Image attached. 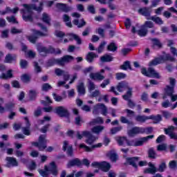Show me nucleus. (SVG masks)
Wrapping results in <instances>:
<instances>
[{
  "label": "nucleus",
  "instance_id": "obj_1",
  "mask_svg": "<svg viewBox=\"0 0 177 177\" xmlns=\"http://www.w3.org/2000/svg\"><path fill=\"white\" fill-rule=\"evenodd\" d=\"M25 9L21 10V13L22 15V19L24 21L32 23L34 21V12L32 10H36L38 13H41L44 10V3L43 1L39 3V6L37 7L35 4H24Z\"/></svg>",
  "mask_w": 177,
  "mask_h": 177
},
{
  "label": "nucleus",
  "instance_id": "obj_2",
  "mask_svg": "<svg viewBox=\"0 0 177 177\" xmlns=\"http://www.w3.org/2000/svg\"><path fill=\"white\" fill-rule=\"evenodd\" d=\"M154 138V135H150L146 137L140 138V140L135 142V140H128L126 136H119L116 138V142L119 146H123L125 147V143L127 146L131 147H138V146H143L144 143L149 141V139H153Z\"/></svg>",
  "mask_w": 177,
  "mask_h": 177
},
{
  "label": "nucleus",
  "instance_id": "obj_3",
  "mask_svg": "<svg viewBox=\"0 0 177 177\" xmlns=\"http://www.w3.org/2000/svg\"><path fill=\"white\" fill-rule=\"evenodd\" d=\"M165 62H175V58L171 56L170 54H166L165 56L161 55L160 57H155L149 63V67H153L154 66H158L161 63H165Z\"/></svg>",
  "mask_w": 177,
  "mask_h": 177
},
{
  "label": "nucleus",
  "instance_id": "obj_4",
  "mask_svg": "<svg viewBox=\"0 0 177 177\" xmlns=\"http://www.w3.org/2000/svg\"><path fill=\"white\" fill-rule=\"evenodd\" d=\"M82 165H84L87 168H89L91 165V162L87 158H84L82 160H80L78 158H75L69 160L66 165V168H71L72 167H78L81 168Z\"/></svg>",
  "mask_w": 177,
  "mask_h": 177
},
{
  "label": "nucleus",
  "instance_id": "obj_5",
  "mask_svg": "<svg viewBox=\"0 0 177 177\" xmlns=\"http://www.w3.org/2000/svg\"><path fill=\"white\" fill-rule=\"evenodd\" d=\"M37 49L39 53H44L46 55H60L62 53V50L59 48L55 49L52 46H49L46 48L39 44L37 45Z\"/></svg>",
  "mask_w": 177,
  "mask_h": 177
},
{
  "label": "nucleus",
  "instance_id": "obj_6",
  "mask_svg": "<svg viewBox=\"0 0 177 177\" xmlns=\"http://www.w3.org/2000/svg\"><path fill=\"white\" fill-rule=\"evenodd\" d=\"M47 143L46 136L41 135L39 136L38 142H32L31 145L35 147H37L39 151H44L48 147Z\"/></svg>",
  "mask_w": 177,
  "mask_h": 177
},
{
  "label": "nucleus",
  "instance_id": "obj_7",
  "mask_svg": "<svg viewBox=\"0 0 177 177\" xmlns=\"http://www.w3.org/2000/svg\"><path fill=\"white\" fill-rule=\"evenodd\" d=\"M93 113L95 115H99V114L101 113L106 117L107 116V114H109V109L104 104L98 103L93 106Z\"/></svg>",
  "mask_w": 177,
  "mask_h": 177
},
{
  "label": "nucleus",
  "instance_id": "obj_8",
  "mask_svg": "<svg viewBox=\"0 0 177 177\" xmlns=\"http://www.w3.org/2000/svg\"><path fill=\"white\" fill-rule=\"evenodd\" d=\"M54 113L57 114L61 118H67L68 122H70V112L68 109L63 106H57L54 109Z\"/></svg>",
  "mask_w": 177,
  "mask_h": 177
},
{
  "label": "nucleus",
  "instance_id": "obj_9",
  "mask_svg": "<svg viewBox=\"0 0 177 177\" xmlns=\"http://www.w3.org/2000/svg\"><path fill=\"white\" fill-rule=\"evenodd\" d=\"M141 74L149 78H157L158 80H160V73H157L156 70L151 67L148 68V69L142 68Z\"/></svg>",
  "mask_w": 177,
  "mask_h": 177
},
{
  "label": "nucleus",
  "instance_id": "obj_10",
  "mask_svg": "<svg viewBox=\"0 0 177 177\" xmlns=\"http://www.w3.org/2000/svg\"><path fill=\"white\" fill-rule=\"evenodd\" d=\"M145 132V127H134L130 130H128L127 133L130 138H133L136 135L143 134Z\"/></svg>",
  "mask_w": 177,
  "mask_h": 177
},
{
  "label": "nucleus",
  "instance_id": "obj_11",
  "mask_svg": "<svg viewBox=\"0 0 177 177\" xmlns=\"http://www.w3.org/2000/svg\"><path fill=\"white\" fill-rule=\"evenodd\" d=\"M133 93V91H131V90L129 91H127L124 95H122V99L124 100H126L127 102V106L129 107V109H133L136 106V104L131 100V97H132V95Z\"/></svg>",
  "mask_w": 177,
  "mask_h": 177
},
{
  "label": "nucleus",
  "instance_id": "obj_12",
  "mask_svg": "<svg viewBox=\"0 0 177 177\" xmlns=\"http://www.w3.org/2000/svg\"><path fill=\"white\" fill-rule=\"evenodd\" d=\"M37 26L40 27L41 30H43V32L34 29L33 32L35 35H37V37H48V28L41 23H37Z\"/></svg>",
  "mask_w": 177,
  "mask_h": 177
},
{
  "label": "nucleus",
  "instance_id": "obj_13",
  "mask_svg": "<svg viewBox=\"0 0 177 177\" xmlns=\"http://www.w3.org/2000/svg\"><path fill=\"white\" fill-rule=\"evenodd\" d=\"M139 160V156L128 157L126 158V162L124 163V165H131L133 168L138 169Z\"/></svg>",
  "mask_w": 177,
  "mask_h": 177
},
{
  "label": "nucleus",
  "instance_id": "obj_14",
  "mask_svg": "<svg viewBox=\"0 0 177 177\" xmlns=\"http://www.w3.org/2000/svg\"><path fill=\"white\" fill-rule=\"evenodd\" d=\"M116 89L118 92H124L125 89H127V92H129V91H131V92H133V88H132V87H129L127 82L122 81L118 84Z\"/></svg>",
  "mask_w": 177,
  "mask_h": 177
},
{
  "label": "nucleus",
  "instance_id": "obj_15",
  "mask_svg": "<svg viewBox=\"0 0 177 177\" xmlns=\"http://www.w3.org/2000/svg\"><path fill=\"white\" fill-rule=\"evenodd\" d=\"M74 60V57L72 55H66L58 59V66H65L66 64L70 63Z\"/></svg>",
  "mask_w": 177,
  "mask_h": 177
},
{
  "label": "nucleus",
  "instance_id": "obj_16",
  "mask_svg": "<svg viewBox=\"0 0 177 177\" xmlns=\"http://www.w3.org/2000/svg\"><path fill=\"white\" fill-rule=\"evenodd\" d=\"M82 135L87 138L86 140L87 145H92L94 142L96 141V137L92 135V133H91V131H84L82 132Z\"/></svg>",
  "mask_w": 177,
  "mask_h": 177
},
{
  "label": "nucleus",
  "instance_id": "obj_17",
  "mask_svg": "<svg viewBox=\"0 0 177 177\" xmlns=\"http://www.w3.org/2000/svg\"><path fill=\"white\" fill-rule=\"evenodd\" d=\"M62 150L64 151H66L67 155L69 156L70 157H73V156H74V150L73 149V145L68 146V141L67 140L64 141Z\"/></svg>",
  "mask_w": 177,
  "mask_h": 177
},
{
  "label": "nucleus",
  "instance_id": "obj_18",
  "mask_svg": "<svg viewBox=\"0 0 177 177\" xmlns=\"http://www.w3.org/2000/svg\"><path fill=\"white\" fill-rule=\"evenodd\" d=\"M55 6L57 9L62 10V12H64V13H68V12L73 10V8L71 6H68L66 3H57Z\"/></svg>",
  "mask_w": 177,
  "mask_h": 177
},
{
  "label": "nucleus",
  "instance_id": "obj_19",
  "mask_svg": "<svg viewBox=\"0 0 177 177\" xmlns=\"http://www.w3.org/2000/svg\"><path fill=\"white\" fill-rule=\"evenodd\" d=\"M139 15L149 19L151 16V9L149 7H142L138 10Z\"/></svg>",
  "mask_w": 177,
  "mask_h": 177
},
{
  "label": "nucleus",
  "instance_id": "obj_20",
  "mask_svg": "<svg viewBox=\"0 0 177 177\" xmlns=\"http://www.w3.org/2000/svg\"><path fill=\"white\" fill-rule=\"evenodd\" d=\"M152 49H162V43L158 38H151Z\"/></svg>",
  "mask_w": 177,
  "mask_h": 177
},
{
  "label": "nucleus",
  "instance_id": "obj_21",
  "mask_svg": "<svg viewBox=\"0 0 177 177\" xmlns=\"http://www.w3.org/2000/svg\"><path fill=\"white\" fill-rule=\"evenodd\" d=\"M6 160L7 161V167L8 168H10V166L17 167L19 165V162H17V160H16L15 158L7 156L6 158Z\"/></svg>",
  "mask_w": 177,
  "mask_h": 177
},
{
  "label": "nucleus",
  "instance_id": "obj_22",
  "mask_svg": "<svg viewBox=\"0 0 177 177\" xmlns=\"http://www.w3.org/2000/svg\"><path fill=\"white\" fill-rule=\"evenodd\" d=\"M90 78L93 80V81H103V80H104V76L100 74V73H91L90 74Z\"/></svg>",
  "mask_w": 177,
  "mask_h": 177
},
{
  "label": "nucleus",
  "instance_id": "obj_23",
  "mask_svg": "<svg viewBox=\"0 0 177 177\" xmlns=\"http://www.w3.org/2000/svg\"><path fill=\"white\" fill-rule=\"evenodd\" d=\"M111 168V165H110V163L106 161L101 162L100 169H101V171H102L103 172H109Z\"/></svg>",
  "mask_w": 177,
  "mask_h": 177
},
{
  "label": "nucleus",
  "instance_id": "obj_24",
  "mask_svg": "<svg viewBox=\"0 0 177 177\" xmlns=\"http://www.w3.org/2000/svg\"><path fill=\"white\" fill-rule=\"evenodd\" d=\"M97 57H99L97 54L93 52H88L86 56V60L88 62V63H93V60Z\"/></svg>",
  "mask_w": 177,
  "mask_h": 177
},
{
  "label": "nucleus",
  "instance_id": "obj_25",
  "mask_svg": "<svg viewBox=\"0 0 177 177\" xmlns=\"http://www.w3.org/2000/svg\"><path fill=\"white\" fill-rule=\"evenodd\" d=\"M148 119L153 120V124H158V122H161V121H162V117L160 114L156 115H151L148 116Z\"/></svg>",
  "mask_w": 177,
  "mask_h": 177
},
{
  "label": "nucleus",
  "instance_id": "obj_26",
  "mask_svg": "<svg viewBox=\"0 0 177 177\" xmlns=\"http://www.w3.org/2000/svg\"><path fill=\"white\" fill-rule=\"evenodd\" d=\"M1 80H9L10 78H13V71L11 69L7 71L6 73H2L0 76Z\"/></svg>",
  "mask_w": 177,
  "mask_h": 177
},
{
  "label": "nucleus",
  "instance_id": "obj_27",
  "mask_svg": "<svg viewBox=\"0 0 177 177\" xmlns=\"http://www.w3.org/2000/svg\"><path fill=\"white\" fill-rule=\"evenodd\" d=\"M52 19H50V17L48 13L44 12L41 15V21L43 23H45V24H47V26H50V21Z\"/></svg>",
  "mask_w": 177,
  "mask_h": 177
},
{
  "label": "nucleus",
  "instance_id": "obj_28",
  "mask_svg": "<svg viewBox=\"0 0 177 177\" xmlns=\"http://www.w3.org/2000/svg\"><path fill=\"white\" fill-rule=\"evenodd\" d=\"M17 59V55H14L13 56H12V54H8L6 55V57H5V62L6 63H13V62H16Z\"/></svg>",
  "mask_w": 177,
  "mask_h": 177
},
{
  "label": "nucleus",
  "instance_id": "obj_29",
  "mask_svg": "<svg viewBox=\"0 0 177 177\" xmlns=\"http://www.w3.org/2000/svg\"><path fill=\"white\" fill-rule=\"evenodd\" d=\"M81 23H80V20L73 19V23L74 26H77V28H82L84 26H86V21L84 19H80Z\"/></svg>",
  "mask_w": 177,
  "mask_h": 177
},
{
  "label": "nucleus",
  "instance_id": "obj_30",
  "mask_svg": "<svg viewBox=\"0 0 177 177\" xmlns=\"http://www.w3.org/2000/svg\"><path fill=\"white\" fill-rule=\"evenodd\" d=\"M147 20H152V21H154L158 26L164 24V21L160 17H151V18H147Z\"/></svg>",
  "mask_w": 177,
  "mask_h": 177
},
{
  "label": "nucleus",
  "instance_id": "obj_31",
  "mask_svg": "<svg viewBox=\"0 0 177 177\" xmlns=\"http://www.w3.org/2000/svg\"><path fill=\"white\" fill-rule=\"evenodd\" d=\"M120 70H124L127 71V70L132 71V66H131V62L125 61L122 65L120 66Z\"/></svg>",
  "mask_w": 177,
  "mask_h": 177
},
{
  "label": "nucleus",
  "instance_id": "obj_32",
  "mask_svg": "<svg viewBox=\"0 0 177 177\" xmlns=\"http://www.w3.org/2000/svg\"><path fill=\"white\" fill-rule=\"evenodd\" d=\"M175 93V88L169 85H167L165 88V93L167 96H171Z\"/></svg>",
  "mask_w": 177,
  "mask_h": 177
},
{
  "label": "nucleus",
  "instance_id": "obj_33",
  "mask_svg": "<svg viewBox=\"0 0 177 177\" xmlns=\"http://www.w3.org/2000/svg\"><path fill=\"white\" fill-rule=\"evenodd\" d=\"M37 95L38 92H37V90L29 91L28 96L30 100H31V102H34V100H36Z\"/></svg>",
  "mask_w": 177,
  "mask_h": 177
},
{
  "label": "nucleus",
  "instance_id": "obj_34",
  "mask_svg": "<svg viewBox=\"0 0 177 177\" xmlns=\"http://www.w3.org/2000/svg\"><path fill=\"white\" fill-rule=\"evenodd\" d=\"M100 60L102 63H109L110 62H113V56L106 54L100 57Z\"/></svg>",
  "mask_w": 177,
  "mask_h": 177
},
{
  "label": "nucleus",
  "instance_id": "obj_35",
  "mask_svg": "<svg viewBox=\"0 0 177 177\" xmlns=\"http://www.w3.org/2000/svg\"><path fill=\"white\" fill-rule=\"evenodd\" d=\"M55 64H59V59L51 58L46 62L47 67H52Z\"/></svg>",
  "mask_w": 177,
  "mask_h": 177
},
{
  "label": "nucleus",
  "instance_id": "obj_36",
  "mask_svg": "<svg viewBox=\"0 0 177 177\" xmlns=\"http://www.w3.org/2000/svg\"><path fill=\"white\" fill-rule=\"evenodd\" d=\"M21 81L24 84H28L31 81V76L27 73H24L21 76Z\"/></svg>",
  "mask_w": 177,
  "mask_h": 177
},
{
  "label": "nucleus",
  "instance_id": "obj_37",
  "mask_svg": "<svg viewBox=\"0 0 177 177\" xmlns=\"http://www.w3.org/2000/svg\"><path fill=\"white\" fill-rule=\"evenodd\" d=\"M147 32H149L147 28H144L142 26H141V28L140 30H137L138 35L140 37H146V35H147Z\"/></svg>",
  "mask_w": 177,
  "mask_h": 177
},
{
  "label": "nucleus",
  "instance_id": "obj_38",
  "mask_svg": "<svg viewBox=\"0 0 177 177\" xmlns=\"http://www.w3.org/2000/svg\"><path fill=\"white\" fill-rule=\"evenodd\" d=\"M148 157L149 158H151L152 160H155V158H157V153H156V151H154V148L151 147L149 149Z\"/></svg>",
  "mask_w": 177,
  "mask_h": 177
},
{
  "label": "nucleus",
  "instance_id": "obj_39",
  "mask_svg": "<svg viewBox=\"0 0 177 177\" xmlns=\"http://www.w3.org/2000/svg\"><path fill=\"white\" fill-rule=\"evenodd\" d=\"M77 92L80 95H85L86 91L84 82H80L77 86Z\"/></svg>",
  "mask_w": 177,
  "mask_h": 177
},
{
  "label": "nucleus",
  "instance_id": "obj_40",
  "mask_svg": "<svg viewBox=\"0 0 177 177\" xmlns=\"http://www.w3.org/2000/svg\"><path fill=\"white\" fill-rule=\"evenodd\" d=\"M107 50L109 52H115L118 49V46L115 45V43L114 42H111L106 48Z\"/></svg>",
  "mask_w": 177,
  "mask_h": 177
},
{
  "label": "nucleus",
  "instance_id": "obj_41",
  "mask_svg": "<svg viewBox=\"0 0 177 177\" xmlns=\"http://www.w3.org/2000/svg\"><path fill=\"white\" fill-rule=\"evenodd\" d=\"M149 120V116L138 115L136 117V121L137 122H146Z\"/></svg>",
  "mask_w": 177,
  "mask_h": 177
},
{
  "label": "nucleus",
  "instance_id": "obj_42",
  "mask_svg": "<svg viewBox=\"0 0 177 177\" xmlns=\"http://www.w3.org/2000/svg\"><path fill=\"white\" fill-rule=\"evenodd\" d=\"M68 35L71 37V38H73L75 41H76L77 45H81L82 44V40L80 37V36L74 34V33H69Z\"/></svg>",
  "mask_w": 177,
  "mask_h": 177
},
{
  "label": "nucleus",
  "instance_id": "obj_43",
  "mask_svg": "<svg viewBox=\"0 0 177 177\" xmlns=\"http://www.w3.org/2000/svg\"><path fill=\"white\" fill-rule=\"evenodd\" d=\"M15 106H16V104H15V102H12L6 103L5 104V107L6 109V110H8V111H13Z\"/></svg>",
  "mask_w": 177,
  "mask_h": 177
},
{
  "label": "nucleus",
  "instance_id": "obj_44",
  "mask_svg": "<svg viewBox=\"0 0 177 177\" xmlns=\"http://www.w3.org/2000/svg\"><path fill=\"white\" fill-rule=\"evenodd\" d=\"M106 44H107V42H106L104 41L100 43L98 48L97 49H95V50H97V53L100 54L103 52V50H104V46H106Z\"/></svg>",
  "mask_w": 177,
  "mask_h": 177
},
{
  "label": "nucleus",
  "instance_id": "obj_45",
  "mask_svg": "<svg viewBox=\"0 0 177 177\" xmlns=\"http://www.w3.org/2000/svg\"><path fill=\"white\" fill-rule=\"evenodd\" d=\"M52 89V86L49 83H44L41 86V91L43 92H48Z\"/></svg>",
  "mask_w": 177,
  "mask_h": 177
},
{
  "label": "nucleus",
  "instance_id": "obj_46",
  "mask_svg": "<svg viewBox=\"0 0 177 177\" xmlns=\"http://www.w3.org/2000/svg\"><path fill=\"white\" fill-rule=\"evenodd\" d=\"M104 129L103 126H95L92 129L93 133H100Z\"/></svg>",
  "mask_w": 177,
  "mask_h": 177
},
{
  "label": "nucleus",
  "instance_id": "obj_47",
  "mask_svg": "<svg viewBox=\"0 0 177 177\" xmlns=\"http://www.w3.org/2000/svg\"><path fill=\"white\" fill-rule=\"evenodd\" d=\"M104 121L103 118L98 117L96 119H93V121L90 122V125H93L95 124H103Z\"/></svg>",
  "mask_w": 177,
  "mask_h": 177
},
{
  "label": "nucleus",
  "instance_id": "obj_48",
  "mask_svg": "<svg viewBox=\"0 0 177 177\" xmlns=\"http://www.w3.org/2000/svg\"><path fill=\"white\" fill-rule=\"evenodd\" d=\"M120 122H122V124H127V125H133V122L129 121V120L124 116L120 117Z\"/></svg>",
  "mask_w": 177,
  "mask_h": 177
},
{
  "label": "nucleus",
  "instance_id": "obj_49",
  "mask_svg": "<svg viewBox=\"0 0 177 177\" xmlns=\"http://www.w3.org/2000/svg\"><path fill=\"white\" fill-rule=\"evenodd\" d=\"M167 169V164L165 162H162L159 165L158 168L157 169V172H164Z\"/></svg>",
  "mask_w": 177,
  "mask_h": 177
},
{
  "label": "nucleus",
  "instance_id": "obj_50",
  "mask_svg": "<svg viewBox=\"0 0 177 177\" xmlns=\"http://www.w3.org/2000/svg\"><path fill=\"white\" fill-rule=\"evenodd\" d=\"M165 135H169V136L175 131V127L169 126L167 129H164Z\"/></svg>",
  "mask_w": 177,
  "mask_h": 177
},
{
  "label": "nucleus",
  "instance_id": "obj_51",
  "mask_svg": "<svg viewBox=\"0 0 177 177\" xmlns=\"http://www.w3.org/2000/svg\"><path fill=\"white\" fill-rule=\"evenodd\" d=\"M6 20L8 21V23H12V24H19V21H17V19H16V17L15 16L7 17Z\"/></svg>",
  "mask_w": 177,
  "mask_h": 177
},
{
  "label": "nucleus",
  "instance_id": "obj_52",
  "mask_svg": "<svg viewBox=\"0 0 177 177\" xmlns=\"http://www.w3.org/2000/svg\"><path fill=\"white\" fill-rule=\"evenodd\" d=\"M156 172H157V169L154 168L148 167L144 170V174H151V175H154Z\"/></svg>",
  "mask_w": 177,
  "mask_h": 177
},
{
  "label": "nucleus",
  "instance_id": "obj_53",
  "mask_svg": "<svg viewBox=\"0 0 177 177\" xmlns=\"http://www.w3.org/2000/svg\"><path fill=\"white\" fill-rule=\"evenodd\" d=\"M142 26L147 30V28H153V27H154V24L150 21H146Z\"/></svg>",
  "mask_w": 177,
  "mask_h": 177
},
{
  "label": "nucleus",
  "instance_id": "obj_54",
  "mask_svg": "<svg viewBox=\"0 0 177 177\" xmlns=\"http://www.w3.org/2000/svg\"><path fill=\"white\" fill-rule=\"evenodd\" d=\"M96 86H95V83L92 81L88 82V92L91 93H92L93 91H95Z\"/></svg>",
  "mask_w": 177,
  "mask_h": 177
},
{
  "label": "nucleus",
  "instance_id": "obj_55",
  "mask_svg": "<svg viewBox=\"0 0 177 177\" xmlns=\"http://www.w3.org/2000/svg\"><path fill=\"white\" fill-rule=\"evenodd\" d=\"M127 78V75L124 73H116V80L120 81V80H124Z\"/></svg>",
  "mask_w": 177,
  "mask_h": 177
},
{
  "label": "nucleus",
  "instance_id": "obj_56",
  "mask_svg": "<svg viewBox=\"0 0 177 177\" xmlns=\"http://www.w3.org/2000/svg\"><path fill=\"white\" fill-rule=\"evenodd\" d=\"M122 127L121 126L113 127L112 129H111V133H112V135H115L117 132H120V131H122Z\"/></svg>",
  "mask_w": 177,
  "mask_h": 177
},
{
  "label": "nucleus",
  "instance_id": "obj_57",
  "mask_svg": "<svg viewBox=\"0 0 177 177\" xmlns=\"http://www.w3.org/2000/svg\"><path fill=\"white\" fill-rule=\"evenodd\" d=\"M34 115L35 117H39L40 115H42V108H41V106H38L37 109L35 110Z\"/></svg>",
  "mask_w": 177,
  "mask_h": 177
},
{
  "label": "nucleus",
  "instance_id": "obj_58",
  "mask_svg": "<svg viewBox=\"0 0 177 177\" xmlns=\"http://www.w3.org/2000/svg\"><path fill=\"white\" fill-rule=\"evenodd\" d=\"M55 35L57 38H64V37H66V33L62 30H55Z\"/></svg>",
  "mask_w": 177,
  "mask_h": 177
},
{
  "label": "nucleus",
  "instance_id": "obj_59",
  "mask_svg": "<svg viewBox=\"0 0 177 177\" xmlns=\"http://www.w3.org/2000/svg\"><path fill=\"white\" fill-rule=\"evenodd\" d=\"M19 64L21 68H27V66H28V62H27L26 59H21Z\"/></svg>",
  "mask_w": 177,
  "mask_h": 177
},
{
  "label": "nucleus",
  "instance_id": "obj_60",
  "mask_svg": "<svg viewBox=\"0 0 177 177\" xmlns=\"http://www.w3.org/2000/svg\"><path fill=\"white\" fill-rule=\"evenodd\" d=\"M169 167L170 169H176L177 167V161L176 160H171L169 162Z\"/></svg>",
  "mask_w": 177,
  "mask_h": 177
},
{
  "label": "nucleus",
  "instance_id": "obj_61",
  "mask_svg": "<svg viewBox=\"0 0 177 177\" xmlns=\"http://www.w3.org/2000/svg\"><path fill=\"white\" fill-rule=\"evenodd\" d=\"M22 132L24 135H26V136H30L31 135L30 127H22Z\"/></svg>",
  "mask_w": 177,
  "mask_h": 177
},
{
  "label": "nucleus",
  "instance_id": "obj_62",
  "mask_svg": "<svg viewBox=\"0 0 177 177\" xmlns=\"http://www.w3.org/2000/svg\"><path fill=\"white\" fill-rule=\"evenodd\" d=\"M158 151H165L167 150V144H161L157 147Z\"/></svg>",
  "mask_w": 177,
  "mask_h": 177
},
{
  "label": "nucleus",
  "instance_id": "obj_63",
  "mask_svg": "<svg viewBox=\"0 0 177 177\" xmlns=\"http://www.w3.org/2000/svg\"><path fill=\"white\" fill-rule=\"evenodd\" d=\"M166 139L167 138L165 137V136L160 135L157 138L156 142V143H162V142H165Z\"/></svg>",
  "mask_w": 177,
  "mask_h": 177
},
{
  "label": "nucleus",
  "instance_id": "obj_64",
  "mask_svg": "<svg viewBox=\"0 0 177 177\" xmlns=\"http://www.w3.org/2000/svg\"><path fill=\"white\" fill-rule=\"evenodd\" d=\"M97 96H100V91L99 90H95L94 91H91L90 94V97H97Z\"/></svg>",
  "mask_w": 177,
  "mask_h": 177
}]
</instances>
